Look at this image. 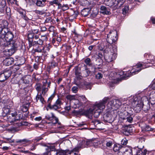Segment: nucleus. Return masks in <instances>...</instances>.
<instances>
[{"label":"nucleus","mask_w":155,"mask_h":155,"mask_svg":"<svg viewBox=\"0 0 155 155\" xmlns=\"http://www.w3.org/2000/svg\"><path fill=\"white\" fill-rule=\"evenodd\" d=\"M109 100V97H105L101 101L94 105L93 109H90L88 110L84 111L83 112V115L90 119L92 118L93 115L94 117H97L102 110L105 108V104Z\"/></svg>","instance_id":"1"},{"label":"nucleus","mask_w":155,"mask_h":155,"mask_svg":"<svg viewBox=\"0 0 155 155\" xmlns=\"http://www.w3.org/2000/svg\"><path fill=\"white\" fill-rule=\"evenodd\" d=\"M150 66V65H148V63H139L136 66H134L131 71H127L126 72L125 74H124V71H122L118 72V73L121 77L120 79H121L123 78H125L135 75L138 73L142 69L149 67Z\"/></svg>","instance_id":"2"},{"label":"nucleus","mask_w":155,"mask_h":155,"mask_svg":"<svg viewBox=\"0 0 155 155\" xmlns=\"http://www.w3.org/2000/svg\"><path fill=\"white\" fill-rule=\"evenodd\" d=\"M43 42V41L41 39L39 38L38 40L33 41L32 44L33 46L35 47L37 45H40L35 49V51L36 52L42 53L41 57L42 58L43 56H44V59H45L48 54V53L51 48V46L48 44L43 46L41 45Z\"/></svg>","instance_id":"3"},{"label":"nucleus","mask_w":155,"mask_h":155,"mask_svg":"<svg viewBox=\"0 0 155 155\" xmlns=\"http://www.w3.org/2000/svg\"><path fill=\"white\" fill-rule=\"evenodd\" d=\"M104 54L105 59L106 62H111L114 60L116 58V52L117 49L112 45H110L109 47L106 46Z\"/></svg>","instance_id":"4"},{"label":"nucleus","mask_w":155,"mask_h":155,"mask_svg":"<svg viewBox=\"0 0 155 155\" xmlns=\"http://www.w3.org/2000/svg\"><path fill=\"white\" fill-rule=\"evenodd\" d=\"M145 100H147L146 97H143L142 98L135 97L133 100L132 102V105L134 110L136 113L140 112L143 105V101Z\"/></svg>","instance_id":"5"},{"label":"nucleus","mask_w":155,"mask_h":155,"mask_svg":"<svg viewBox=\"0 0 155 155\" xmlns=\"http://www.w3.org/2000/svg\"><path fill=\"white\" fill-rule=\"evenodd\" d=\"M22 115L21 112L15 111L13 113H10L6 116L5 118L4 119L7 120L12 124L15 123L16 121H18L22 118Z\"/></svg>","instance_id":"6"},{"label":"nucleus","mask_w":155,"mask_h":155,"mask_svg":"<svg viewBox=\"0 0 155 155\" xmlns=\"http://www.w3.org/2000/svg\"><path fill=\"white\" fill-rule=\"evenodd\" d=\"M39 33L38 27L35 26L33 27L31 29L28 31V39L30 42L32 41V39L35 38L36 39L39 38Z\"/></svg>","instance_id":"7"},{"label":"nucleus","mask_w":155,"mask_h":155,"mask_svg":"<svg viewBox=\"0 0 155 155\" xmlns=\"http://www.w3.org/2000/svg\"><path fill=\"white\" fill-rule=\"evenodd\" d=\"M2 35L4 36L5 39L7 42L9 46L10 44H12V41H14L12 40L14 37V35L8 28H4V29Z\"/></svg>","instance_id":"8"},{"label":"nucleus","mask_w":155,"mask_h":155,"mask_svg":"<svg viewBox=\"0 0 155 155\" xmlns=\"http://www.w3.org/2000/svg\"><path fill=\"white\" fill-rule=\"evenodd\" d=\"M117 32L115 30H113L109 32V34L107 35V41L108 43V47L110 45L115 43L117 40Z\"/></svg>","instance_id":"9"},{"label":"nucleus","mask_w":155,"mask_h":155,"mask_svg":"<svg viewBox=\"0 0 155 155\" xmlns=\"http://www.w3.org/2000/svg\"><path fill=\"white\" fill-rule=\"evenodd\" d=\"M7 47H10L11 48L6 50L4 52V54L7 56H10L12 55L15 52L18 47V45L16 41H12V44H10L9 46Z\"/></svg>","instance_id":"10"},{"label":"nucleus","mask_w":155,"mask_h":155,"mask_svg":"<svg viewBox=\"0 0 155 155\" xmlns=\"http://www.w3.org/2000/svg\"><path fill=\"white\" fill-rule=\"evenodd\" d=\"M45 118L51 121L52 125H54L55 124L58 123V119L55 117L53 113H50L47 114L45 116Z\"/></svg>","instance_id":"11"},{"label":"nucleus","mask_w":155,"mask_h":155,"mask_svg":"<svg viewBox=\"0 0 155 155\" xmlns=\"http://www.w3.org/2000/svg\"><path fill=\"white\" fill-rule=\"evenodd\" d=\"M12 74V71L10 70L4 71L3 73L0 74V81L3 82L8 79Z\"/></svg>","instance_id":"12"},{"label":"nucleus","mask_w":155,"mask_h":155,"mask_svg":"<svg viewBox=\"0 0 155 155\" xmlns=\"http://www.w3.org/2000/svg\"><path fill=\"white\" fill-rule=\"evenodd\" d=\"M121 104V103L119 100L115 99L109 101L107 106L109 109H113L114 107L118 108Z\"/></svg>","instance_id":"13"},{"label":"nucleus","mask_w":155,"mask_h":155,"mask_svg":"<svg viewBox=\"0 0 155 155\" xmlns=\"http://www.w3.org/2000/svg\"><path fill=\"white\" fill-rule=\"evenodd\" d=\"M10 107L9 106H5L2 108V115L3 117H5L6 116L11 112Z\"/></svg>","instance_id":"14"},{"label":"nucleus","mask_w":155,"mask_h":155,"mask_svg":"<svg viewBox=\"0 0 155 155\" xmlns=\"http://www.w3.org/2000/svg\"><path fill=\"white\" fill-rule=\"evenodd\" d=\"M125 116V117H121V118L123 120H127V121L130 123H131L133 121V118L131 117V115L129 113L127 112H125L123 114Z\"/></svg>","instance_id":"15"},{"label":"nucleus","mask_w":155,"mask_h":155,"mask_svg":"<svg viewBox=\"0 0 155 155\" xmlns=\"http://www.w3.org/2000/svg\"><path fill=\"white\" fill-rule=\"evenodd\" d=\"M14 59L12 58H6L3 61V64L6 66L11 65L14 62Z\"/></svg>","instance_id":"16"},{"label":"nucleus","mask_w":155,"mask_h":155,"mask_svg":"<svg viewBox=\"0 0 155 155\" xmlns=\"http://www.w3.org/2000/svg\"><path fill=\"white\" fill-rule=\"evenodd\" d=\"M100 10L101 13L104 15H109L111 14L110 9L105 6H101L100 8Z\"/></svg>","instance_id":"17"},{"label":"nucleus","mask_w":155,"mask_h":155,"mask_svg":"<svg viewBox=\"0 0 155 155\" xmlns=\"http://www.w3.org/2000/svg\"><path fill=\"white\" fill-rule=\"evenodd\" d=\"M78 14V12L77 11L71 10L69 13L70 17L69 19L72 20V19H75Z\"/></svg>","instance_id":"18"},{"label":"nucleus","mask_w":155,"mask_h":155,"mask_svg":"<svg viewBox=\"0 0 155 155\" xmlns=\"http://www.w3.org/2000/svg\"><path fill=\"white\" fill-rule=\"evenodd\" d=\"M124 150L123 154L124 155H132V149L131 147H127L126 148H124Z\"/></svg>","instance_id":"19"},{"label":"nucleus","mask_w":155,"mask_h":155,"mask_svg":"<svg viewBox=\"0 0 155 155\" xmlns=\"http://www.w3.org/2000/svg\"><path fill=\"white\" fill-rule=\"evenodd\" d=\"M62 2V0H54L49 2V4L51 5H53L54 4L58 6V8L59 9L61 7V2Z\"/></svg>","instance_id":"20"},{"label":"nucleus","mask_w":155,"mask_h":155,"mask_svg":"<svg viewBox=\"0 0 155 155\" xmlns=\"http://www.w3.org/2000/svg\"><path fill=\"white\" fill-rule=\"evenodd\" d=\"M42 95H42L41 94H39V93H38L37 95H36L35 98L36 101V102H38V101L39 100L40 101L42 104H44L45 102V101Z\"/></svg>","instance_id":"21"},{"label":"nucleus","mask_w":155,"mask_h":155,"mask_svg":"<svg viewBox=\"0 0 155 155\" xmlns=\"http://www.w3.org/2000/svg\"><path fill=\"white\" fill-rule=\"evenodd\" d=\"M90 13V10L88 8H84L81 12V15L84 17L87 16Z\"/></svg>","instance_id":"22"},{"label":"nucleus","mask_w":155,"mask_h":155,"mask_svg":"<svg viewBox=\"0 0 155 155\" xmlns=\"http://www.w3.org/2000/svg\"><path fill=\"white\" fill-rule=\"evenodd\" d=\"M85 69L82 71V77H86L88 76L90 73V71L87 68V67L84 66Z\"/></svg>","instance_id":"23"},{"label":"nucleus","mask_w":155,"mask_h":155,"mask_svg":"<svg viewBox=\"0 0 155 155\" xmlns=\"http://www.w3.org/2000/svg\"><path fill=\"white\" fill-rule=\"evenodd\" d=\"M30 142L31 141L27 139H24L22 140H18L16 141V143H19L21 144L30 143Z\"/></svg>","instance_id":"24"},{"label":"nucleus","mask_w":155,"mask_h":155,"mask_svg":"<svg viewBox=\"0 0 155 155\" xmlns=\"http://www.w3.org/2000/svg\"><path fill=\"white\" fill-rule=\"evenodd\" d=\"M74 104V107L75 108H79L83 105V103L78 100H76Z\"/></svg>","instance_id":"25"},{"label":"nucleus","mask_w":155,"mask_h":155,"mask_svg":"<svg viewBox=\"0 0 155 155\" xmlns=\"http://www.w3.org/2000/svg\"><path fill=\"white\" fill-rule=\"evenodd\" d=\"M46 0H38L36 2V5L39 7H43L46 4Z\"/></svg>","instance_id":"26"},{"label":"nucleus","mask_w":155,"mask_h":155,"mask_svg":"<svg viewBox=\"0 0 155 155\" xmlns=\"http://www.w3.org/2000/svg\"><path fill=\"white\" fill-rule=\"evenodd\" d=\"M93 146L94 147H101L102 146L101 141H99L96 140L93 141Z\"/></svg>","instance_id":"27"},{"label":"nucleus","mask_w":155,"mask_h":155,"mask_svg":"<svg viewBox=\"0 0 155 155\" xmlns=\"http://www.w3.org/2000/svg\"><path fill=\"white\" fill-rule=\"evenodd\" d=\"M8 22L5 20L1 21L0 25L4 29V28H8Z\"/></svg>","instance_id":"28"},{"label":"nucleus","mask_w":155,"mask_h":155,"mask_svg":"<svg viewBox=\"0 0 155 155\" xmlns=\"http://www.w3.org/2000/svg\"><path fill=\"white\" fill-rule=\"evenodd\" d=\"M125 1V0H116L115 6H116L117 8H119L123 5Z\"/></svg>","instance_id":"29"},{"label":"nucleus","mask_w":155,"mask_h":155,"mask_svg":"<svg viewBox=\"0 0 155 155\" xmlns=\"http://www.w3.org/2000/svg\"><path fill=\"white\" fill-rule=\"evenodd\" d=\"M6 40H5L4 38L0 37V45L3 47H6V46H9Z\"/></svg>","instance_id":"30"},{"label":"nucleus","mask_w":155,"mask_h":155,"mask_svg":"<svg viewBox=\"0 0 155 155\" xmlns=\"http://www.w3.org/2000/svg\"><path fill=\"white\" fill-rule=\"evenodd\" d=\"M112 74L113 75V76H112V79L114 80H117V81H119L121 77L120 76L118 72H115L114 73H111V75L112 76Z\"/></svg>","instance_id":"31"},{"label":"nucleus","mask_w":155,"mask_h":155,"mask_svg":"<svg viewBox=\"0 0 155 155\" xmlns=\"http://www.w3.org/2000/svg\"><path fill=\"white\" fill-rule=\"evenodd\" d=\"M75 73L76 77L78 78L80 76L82 77V73L80 72V69L78 67L76 66L75 67Z\"/></svg>","instance_id":"32"},{"label":"nucleus","mask_w":155,"mask_h":155,"mask_svg":"<svg viewBox=\"0 0 155 155\" xmlns=\"http://www.w3.org/2000/svg\"><path fill=\"white\" fill-rule=\"evenodd\" d=\"M58 152L57 150H52L50 152L49 151H48L46 153H45V155H58Z\"/></svg>","instance_id":"33"},{"label":"nucleus","mask_w":155,"mask_h":155,"mask_svg":"<svg viewBox=\"0 0 155 155\" xmlns=\"http://www.w3.org/2000/svg\"><path fill=\"white\" fill-rule=\"evenodd\" d=\"M121 148H122L121 145L119 144H116L114 145L113 150L115 152H118Z\"/></svg>","instance_id":"34"},{"label":"nucleus","mask_w":155,"mask_h":155,"mask_svg":"<svg viewBox=\"0 0 155 155\" xmlns=\"http://www.w3.org/2000/svg\"><path fill=\"white\" fill-rule=\"evenodd\" d=\"M142 131H152L153 129L150 127L148 125H146L142 127Z\"/></svg>","instance_id":"35"},{"label":"nucleus","mask_w":155,"mask_h":155,"mask_svg":"<svg viewBox=\"0 0 155 155\" xmlns=\"http://www.w3.org/2000/svg\"><path fill=\"white\" fill-rule=\"evenodd\" d=\"M48 107L51 109L54 110H56L58 109H59L61 108L55 104L52 106H51V104H48Z\"/></svg>","instance_id":"36"},{"label":"nucleus","mask_w":155,"mask_h":155,"mask_svg":"<svg viewBox=\"0 0 155 155\" xmlns=\"http://www.w3.org/2000/svg\"><path fill=\"white\" fill-rule=\"evenodd\" d=\"M78 98L81 101H83L82 102L83 103V104L88 101L87 100L85 97L84 95H81L79 96Z\"/></svg>","instance_id":"37"},{"label":"nucleus","mask_w":155,"mask_h":155,"mask_svg":"<svg viewBox=\"0 0 155 155\" xmlns=\"http://www.w3.org/2000/svg\"><path fill=\"white\" fill-rule=\"evenodd\" d=\"M81 143H80V144L79 145L74 148L72 150V151L74 152H77L79 151L81 148H82L85 147H86V146H83L82 145H81Z\"/></svg>","instance_id":"38"},{"label":"nucleus","mask_w":155,"mask_h":155,"mask_svg":"<svg viewBox=\"0 0 155 155\" xmlns=\"http://www.w3.org/2000/svg\"><path fill=\"white\" fill-rule=\"evenodd\" d=\"M107 2L106 4L107 5L111 7L116 5L115 3H114V0H105Z\"/></svg>","instance_id":"39"},{"label":"nucleus","mask_w":155,"mask_h":155,"mask_svg":"<svg viewBox=\"0 0 155 155\" xmlns=\"http://www.w3.org/2000/svg\"><path fill=\"white\" fill-rule=\"evenodd\" d=\"M93 141L91 140H87L86 141H82L81 144L83 143L85 144L87 146H93Z\"/></svg>","instance_id":"40"},{"label":"nucleus","mask_w":155,"mask_h":155,"mask_svg":"<svg viewBox=\"0 0 155 155\" xmlns=\"http://www.w3.org/2000/svg\"><path fill=\"white\" fill-rule=\"evenodd\" d=\"M144 147V146H137V147L138 148L139 150L137 151V155H142L143 154V151L141 150V149H143Z\"/></svg>","instance_id":"41"},{"label":"nucleus","mask_w":155,"mask_h":155,"mask_svg":"<svg viewBox=\"0 0 155 155\" xmlns=\"http://www.w3.org/2000/svg\"><path fill=\"white\" fill-rule=\"evenodd\" d=\"M85 64L89 66H91L92 65V63L91 59L89 58H87L84 61Z\"/></svg>","instance_id":"42"},{"label":"nucleus","mask_w":155,"mask_h":155,"mask_svg":"<svg viewBox=\"0 0 155 155\" xmlns=\"http://www.w3.org/2000/svg\"><path fill=\"white\" fill-rule=\"evenodd\" d=\"M129 10V8L128 6H126L122 9V13L123 15H125L127 13Z\"/></svg>","instance_id":"43"},{"label":"nucleus","mask_w":155,"mask_h":155,"mask_svg":"<svg viewBox=\"0 0 155 155\" xmlns=\"http://www.w3.org/2000/svg\"><path fill=\"white\" fill-rule=\"evenodd\" d=\"M48 88L47 87H44V86H42V89H41V94L43 96L48 91Z\"/></svg>","instance_id":"44"},{"label":"nucleus","mask_w":155,"mask_h":155,"mask_svg":"<svg viewBox=\"0 0 155 155\" xmlns=\"http://www.w3.org/2000/svg\"><path fill=\"white\" fill-rule=\"evenodd\" d=\"M68 8L69 7L67 5H62L61 4V7H60V8H59V9H61L63 11H65L68 9Z\"/></svg>","instance_id":"45"},{"label":"nucleus","mask_w":155,"mask_h":155,"mask_svg":"<svg viewBox=\"0 0 155 155\" xmlns=\"http://www.w3.org/2000/svg\"><path fill=\"white\" fill-rule=\"evenodd\" d=\"M42 87L40 84H38L35 86V89L39 93V92L41 91V89H42Z\"/></svg>","instance_id":"46"},{"label":"nucleus","mask_w":155,"mask_h":155,"mask_svg":"<svg viewBox=\"0 0 155 155\" xmlns=\"http://www.w3.org/2000/svg\"><path fill=\"white\" fill-rule=\"evenodd\" d=\"M54 21V20L50 17L47 18L45 20V22L46 23H53Z\"/></svg>","instance_id":"47"},{"label":"nucleus","mask_w":155,"mask_h":155,"mask_svg":"<svg viewBox=\"0 0 155 155\" xmlns=\"http://www.w3.org/2000/svg\"><path fill=\"white\" fill-rule=\"evenodd\" d=\"M5 12L6 13L7 15H10L11 12V10L9 8L5 7V8L4 13Z\"/></svg>","instance_id":"48"},{"label":"nucleus","mask_w":155,"mask_h":155,"mask_svg":"<svg viewBox=\"0 0 155 155\" xmlns=\"http://www.w3.org/2000/svg\"><path fill=\"white\" fill-rule=\"evenodd\" d=\"M21 17L23 18V19L25 20V23H24L22 25V26H25V25L26 21H27L28 20V18L27 17L25 14L23 15V16H21Z\"/></svg>","instance_id":"49"},{"label":"nucleus","mask_w":155,"mask_h":155,"mask_svg":"<svg viewBox=\"0 0 155 155\" xmlns=\"http://www.w3.org/2000/svg\"><path fill=\"white\" fill-rule=\"evenodd\" d=\"M106 146L107 147H111L113 144V141L112 140H109L106 141Z\"/></svg>","instance_id":"50"},{"label":"nucleus","mask_w":155,"mask_h":155,"mask_svg":"<svg viewBox=\"0 0 155 155\" xmlns=\"http://www.w3.org/2000/svg\"><path fill=\"white\" fill-rule=\"evenodd\" d=\"M49 31L50 32L54 33L55 31L56 30V28L53 26H50L48 28Z\"/></svg>","instance_id":"51"},{"label":"nucleus","mask_w":155,"mask_h":155,"mask_svg":"<svg viewBox=\"0 0 155 155\" xmlns=\"http://www.w3.org/2000/svg\"><path fill=\"white\" fill-rule=\"evenodd\" d=\"M149 60L150 61H148V62L149 63H150V62H154V60H155V58H154V57H153V56L150 55H149Z\"/></svg>","instance_id":"52"},{"label":"nucleus","mask_w":155,"mask_h":155,"mask_svg":"<svg viewBox=\"0 0 155 155\" xmlns=\"http://www.w3.org/2000/svg\"><path fill=\"white\" fill-rule=\"evenodd\" d=\"M66 98L70 101L75 99V97L73 96L70 95H68L66 97Z\"/></svg>","instance_id":"53"},{"label":"nucleus","mask_w":155,"mask_h":155,"mask_svg":"<svg viewBox=\"0 0 155 155\" xmlns=\"http://www.w3.org/2000/svg\"><path fill=\"white\" fill-rule=\"evenodd\" d=\"M96 64L98 66L100 65L102 63V60L101 58H98L96 60Z\"/></svg>","instance_id":"54"},{"label":"nucleus","mask_w":155,"mask_h":155,"mask_svg":"<svg viewBox=\"0 0 155 155\" xmlns=\"http://www.w3.org/2000/svg\"><path fill=\"white\" fill-rule=\"evenodd\" d=\"M55 104L61 107V105L62 104V102L61 100L58 99L56 101Z\"/></svg>","instance_id":"55"},{"label":"nucleus","mask_w":155,"mask_h":155,"mask_svg":"<svg viewBox=\"0 0 155 155\" xmlns=\"http://www.w3.org/2000/svg\"><path fill=\"white\" fill-rule=\"evenodd\" d=\"M130 130L128 128H127L126 130L124 131V134L128 136L130 134Z\"/></svg>","instance_id":"56"},{"label":"nucleus","mask_w":155,"mask_h":155,"mask_svg":"<svg viewBox=\"0 0 155 155\" xmlns=\"http://www.w3.org/2000/svg\"><path fill=\"white\" fill-rule=\"evenodd\" d=\"M58 152V155H64L65 153V152L64 150H57Z\"/></svg>","instance_id":"57"},{"label":"nucleus","mask_w":155,"mask_h":155,"mask_svg":"<svg viewBox=\"0 0 155 155\" xmlns=\"http://www.w3.org/2000/svg\"><path fill=\"white\" fill-rule=\"evenodd\" d=\"M0 5L6 6V2L5 0H0Z\"/></svg>","instance_id":"58"},{"label":"nucleus","mask_w":155,"mask_h":155,"mask_svg":"<svg viewBox=\"0 0 155 155\" xmlns=\"http://www.w3.org/2000/svg\"><path fill=\"white\" fill-rule=\"evenodd\" d=\"M7 1L8 3H10L11 4H15L17 5V0H7Z\"/></svg>","instance_id":"59"},{"label":"nucleus","mask_w":155,"mask_h":155,"mask_svg":"<svg viewBox=\"0 0 155 155\" xmlns=\"http://www.w3.org/2000/svg\"><path fill=\"white\" fill-rule=\"evenodd\" d=\"M54 97L53 95H51L48 99V104H51V101Z\"/></svg>","instance_id":"60"},{"label":"nucleus","mask_w":155,"mask_h":155,"mask_svg":"<svg viewBox=\"0 0 155 155\" xmlns=\"http://www.w3.org/2000/svg\"><path fill=\"white\" fill-rule=\"evenodd\" d=\"M102 74L100 73H98L96 75V78L97 79H100L102 78Z\"/></svg>","instance_id":"61"},{"label":"nucleus","mask_w":155,"mask_h":155,"mask_svg":"<svg viewBox=\"0 0 155 155\" xmlns=\"http://www.w3.org/2000/svg\"><path fill=\"white\" fill-rule=\"evenodd\" d=\"M127 143V140L126 138L123 139L121 141V143L123 145H125Z\"/></svg>","instance_id":"62"},{"label":"nucleus","mask_w":155,"mask_h":155,"mask_svg":"<svg viewBox=\"0 0 155 155\" xmlns=\"http://www.w3.org/2000/svg\"><path fill=\"white\" fill-rule=\"evenodd\" d=\"M78 88L77 86H74L72 88V92L74 93H76L78 91Z\"/></svg>","instance_id":"63"},{"label":"nucleus","mask_w":155,"mask_h":155,"mask_svg":"<svg viewBox=\"0 0 155 155\" xmlns=\"http://www.w3.org/2000/svg\"><path fill=\"white\" fill-rule=\"evenodd\" d=\"M23 82L24 84H28L29 81L26 78H25L23 80Z\"/></svg>","instance_id":"64"}]
</instances>
